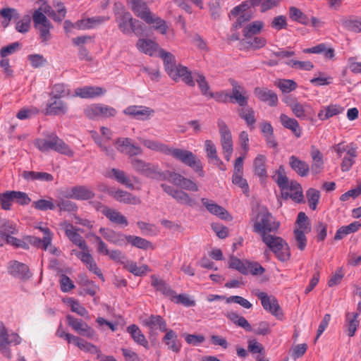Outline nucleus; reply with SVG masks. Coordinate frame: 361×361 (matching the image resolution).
<instances>
[{"label": "nucleus", "mask_w": 361, "mask_h": 361, "mask_svg": "<svg viewBox=\"0 0 361 361\" xmlns=\"http://www.w3.org/2000/svg\"><path fill=\"white\" fill-rule=\"evenodd\" d=\"M218 126L224 157L227 161H229L233 150L231 133L229 128L223 121H218Z\"/></svg>", "instance_id": "obj_10"}, {"label": "nucleus", "mask_w": 361, "mask_h": 361, "mask_svg": "<svg viewBox=\"0 0 361 361\" xmlns=\"http://www.w3.org/2000/svg\"><path fill=\"white\" fill-rule=\"evenodd\" d=\"M130 9L134 14L144 20L149 25L155 24L154 26L155 30H158L163 35L166 33L168 26L165 20L159 17L154 15L146 2L142 0H133L128 2Z\"/></svg>", "instance_id": "obj_1"}, {"label": "nucleus", "mask_w": 361, "mask_h": 361, "mask_svg": "<svg viewBox=\"0 0 361 361\" xmlns=\"http://www.w3.org/2000/svg\"><path fill=\"white\" fill-rule=\"evenodd\" d=\"M8 271L13 276L21 280H27L32 276L28 267L18 261H11L9 262Z\"/></svg>", "instance_id": "obj_20"}, {"label": "nucleus", "mask_w": 361, "mask_h": 361, "mask_svg": "<svg viewBox=\"0 0 361 361\" xmlns=\"http://www.w3.org/2000/svg\"><path fill=\"white\" fill-rule=\"evenodd\" d=\"M70 90L67 85L61 83L56 84L52 87L49 95L54 97L61 99L70 94Z\"/></svg>", "instance_id": "obj_50"}, {"label": "nucleus", "mask_w": 361, "mask_h": 361, "mask_svg": "<svg viewBox=\"0 0 361 361\" xmlns=\"http://www.w3.org/2000/svg\"><path fill=\"white\" fill-rule=\"evenodd\" d=\"M168 155L172 156L174 159L192 168L199 173L200 176H204L202 162L192 152L183 149L171 147Z\"/></svg>", "instance_id": "obj_5"}, {"label": "nucleus", "mask_w": 361, "mask_h": 361, "mask_svg": "<svg viewBox=\"0 0 361 361\" xmlns=\"http://www.w3.org/2000/svg\"><path fill=\"white\" fill-rule=\"evenodd\" d=\"M255 295L261 300L263 308L279 318L282 316L281 308L277 300L274 296H269L265 292L257 290Z\"/></svg>", "instance_id": "obj_13"}, {"label": "nucleus", "mask_w": 361, "mask_h": 361, "mask_svg": "<svg viewBox=\"0 0 361 361\" xmlns=\"http://www.w3.org/2000/svg\"><path fill=\"white\" fill-rule=\"evenodd\" d=\"M232 182L243 190V192L248 195L249 185L245 179L243 178V173L233 174Z\"/></svg>", "instance_id": "obj_61"}, {"label": "nucleus", "mask_w": 361, "mask_h": 361, "mask_svg": "<svg viewBox=\"0 0 361 361\" xmlns=\"http://www.w3.org/2000/svg\"><path fill=\"white\" fill-rule=\"evenodd\" d=\"M358 313H347L346 319L348 324V335L350 337L355 335L357 328L359 325V321L357 320L358 317Z\"/></svg>", "instance_id": "obj_49"}, {"label": "nucleus", "mask_w": 361, "mask_h": 361, "mask_svg": "<svg viewBox=\"0 0 361 361\" xmlns=\"http://www.w3.org/2000/svg\"><path fill=\"white\" fill-rule=\"evenodd\" d=\"M56 11L54 10L49 5H46L43 8H39L40 11H42L43 13L51 18L56 22H61L66 14V8L63 3L58 2L56 4Z\"/></svg>", "instance_id": "obj_25"}, {"label": "nucleus", "mask_w": 361, "mask_h": 361, "mask_svg": "<svg viewBox=\"0 0 361 361\" xmlns=\"http://www.w3.org/2000/svg\"><path fill=\"white\" fill-rule=\"evenodd\" d=\"M289 17L290 18L298 23H300L302 25H308L310 23V19L303 13L300 9L295 6H291L289 8Z\"/></svg>", "instance_id": "obj_46"}, {"label": "nucleus", "mask_w": 361, "mask_h": 361, "mask_svg": "<svg viewBox=\"0 0 361 361\" xmlns=\"http://www.w3.org/2000/svg\"><path fill=\"white\" fill-rule=\"evenodd\" d=\"M61 226L64 229L66 235L72 243L78 245L83 251L88 250V247L86 245L85 240L78 233V231H80V228H75L68 221H63L61 224Z\"/></svg>", "instance_id": "obj_17"}, {"label": "nucleus", "mask_w": 361, "mask_h": 361, "mask_svg": "<svg viewBox=\"0 0 361 361\" xmlns=\"http://www.w3.org/2000/svg\"><path fill=\"white\" fill-rule=\"evenodd\" d=\"M105 92L106 90L95 86H85L75 90V94L81 98H94L102 95Z\"/></svg>", "instance_id": "obj_31"}, {"label": "nucleus", "mask_w": 361, "mask_h": 361, "mask_svg": "<svg viewBox=\"0 0 361 361\" xmlns=\"http://www.w3.org/2000/svg\"><path fill=\"white\" fill-rule=\"evenodd\" d=\"M309 207L311 209L315 210L320 197L319 191L314 188H310L306 192Z\"/></svg>", "instance_id": "obj_56"}, {"label": "nucleus", "mask_w": 361, "mask_h": 361, "mask_svg": "<svg viewBox=\"0 0 361 361\" xmlns=\"http://www.w3.org/2000/svg\"><path fill=\"white\" fill-rule=\"evenodd\" d=\"M68 104L59 98L50 96L44 114L47 116H61L68 112Z\"/></svg>", "instance_id": "obj_15"}, {"label": "nucleus", "mask_w": 361, "mask_h": 361, "mask_svg": "<svg viewBox=\"0 0 361 361\" xmlns=\"http://www.w3.org/2000/svg\"><path fill=\"white\" fill-rule=\"evenodd\" d=\"M13 191H7L4 193H0V204L3 209L9 210L11 205L13 201Z\"/></svg>", "instance_id": "obj_64"}, {"label": "nucleus", "mask_w": 361, "mask_h": 361, "mask_svg": "<svg viewBox=\"0 0 361 361\" xmlns=\"http://www.w3.org/2000/svg\"><path fill=\"white\" fill-rule=\"evenodd\" d=\"M34 26L38 30L42 43L46 44L51 37L50 29L53 27L47 16L37 9L32 14Z\"/></svg>", "instance_id": "obj_8"}, {"label": "nucleus", "mask_w": 361, "mask_h": 361, "mask_svg": "<svg viewBox=\"0 0 361 361\" xmlns=\"http://www.w3.org/2000/svg\"><path fill=\"white\" fill-rule=\"evenodd\" d=\"M257 98L264 102H268L271 106H276L278 104V96L272 90L266 87H257L254 90Z\"/></svg>", "instance_id": "obj_26"}, {"label": "nucleus", "mask_w": 361, "mask_h": 361, "mask_svg": "<svg viewBox=\"0 0 361 361\" xmlns=\"http://www.w3.org/2000/svg\"><path fill=\"white\" fill-rule=\"evenodd\" d=\"M170 77L174 80L178 81L180 78L188 86L194 87L195 82L192 76V73L187 67L179 65L174 72L170 73Z\"/></svg>", "instance_id": "obj_27"}, {"label": "nucleus", "mask_w": 361, "mask_h": 361, "mask_svg": "<svg viewBox=\"0 0 361 361\" xmlns=\"http://www.w3.org/2000/svg\"><path fill=\"white\" fill-rule=\"evenodd\" d=\"M201 202L211 214L221 219H228V212L221 206L207 198H202Z\"/></svg>", "instance_id": "obj_30"}, {"label": "nucleus", "mask_w": 361, "mask_h": 361, "mask_svg": "<svg viewBox=\"0 0 361 361\" xmlns=\"http://www.w3.org/2000/svg\"><path fill=\"white\" fill-rule=\"evenodd\" d=\"M127 332L130 335L133 340L137 344L149 348V343L145 335L136 324H130L127 327Z\"/></svg>", "instance_id": "obj_36"}, {"label": "nucleus", "mask_w": 361, "mask_h": 361, "mask_svg": "<svg viewBox=\"0 0 361 361\" xmlns=\"http://www.w3.org/2000/svg\"><path fill=\"white\" fill-rule=\"evenodd\" d=\"M34 145L41 152L54 150L70 157L74 154L73 151L68 145L53 133L48 134L44 139H36Z\"/></svg>", "instance_id": "obj_2"}, {"label": "nucleus", "mask_w": 361, "mask_h": 361, "mask_svg": "<svg viewBox=\"0 0 361 361\" xmlns=\"http://www.w3.org/2000/svg\"><path fill=\"white\" fill-rule=\"evenodd\" d=\"M130 162L133 169L142 175L159 180L168 179L166 171H160L157 165L137 158L131 159Z\"/></svg>", "instance_id": "obj_6"}, {"label": "nucleus", "mask_w": 361, "mask_h": 361, "mask_svg": "<svg viewBox=\"0 0 361 361\" xmlns=\"http://www.w3.org/2000/svg\"><path fill=\"white\" fill-rule=\"evenodd\" d=\"M165 336L162 338V341L168 346V349L175 352L179 353L181 348V344L178 339V336L172 329H168Z\"/></svg>", "instance_id": "obj_33"}, {"label": "nucleus", "mask_w": 361, "mask_h": 361, "mask_svg": "<svg viewBox=\"0 0 361 361\" xmlns=\"http://www.w3.org/2000/svg\"><path fill=\"white\" fill-rule=\"evenodd\" d=\"M238 116L243 119L247 126L252 130L256 123L255 112L252 107L245 106L238 109Z\"/></svg>", "instance_id": "obj_38"}, {"label": "nucleus", "mask_w": 361, "mask_h": 361, "mask_svg": "<svg viewBox=\"0 0 361 361\" xmlns=\"http://www.w3.org/2000/svg\"><path fill=\"white\" fill-rule=\"evenodd\" d=\"M343 111L344 108L340 105L330 104L323 106L318 113L317 116L321 121H325L343 113Z\"/></svg>", "instance_id": "obj_34"}, {"label": "nucleus", "mask_w": 361, "mask_h": 361, "mask_svg": "<svg viewBox=\"0 0 361 361\" xmlns=\"http://www.w3.org/2000/svg\"><path fill=\"white\" fill-rule=\"evenodd\" d=\"M279 226V222L275 221L267 209L262 208L258 213L254 224V231L259 233L263 239V235H271L269 233L276 231Z\"/></svg>", "instance_id": "obj_3"}, {"label": "nucleus", "mask_w": 361, "mask_h": 361, "mask_svg": "<svg viewBox=\"0 0 361 361\" xmlns=\"http://www.w3.org/2000/svg\"><path fill=\"white\" fill-rule=\"evenodd\" d=\"M226 316L237 326L243 328L247 331H252V326L247 319L245 317L238 315L236 312H228Z\"/></svg>", "instance_id": "obj_42"}, {"label": "nucleus", "mask_w": 361, "mask_h": 361, "mask_svg": "<svg viewBox=\"0 0 361 361\" xmlns=\"http://www.w3.org/2000/svg\"><path fill=\"white\" fill-rule=\"evenodd\" d=\"M35 209L40 211L53 210L55 208V205L52 201V199L44 200L41 199L37 201H35L32 204Z\"/></svg>", "instance_id": "obj_58"}, {"label": "nucleus", "mask_w": 361, "mask_h": 361, "mask_svg": "<svg viewBox=\"0 0 361 361\" xmlns=\"http://www.w3.org/2000/svg\"><path fill=\"white\" fill-rule=\"evenodd\" d=\"M280 1L281 0H252V4L256 6H260L261 12L264 13L277 6Z\"/></svg>", "instance_id": "obj_52"}, {"label": "nucleus", "mask_w": 361, "mask_h": 361, "mask_svg": "<svg viewBox=\"0 0 361 361\" xmlns=\"http://www.w3.org/2000/svg\"><path fill=\"white\" fill-rule=\"evenodd\" d=\"M265 162L266 157L262 154H258L254 160L255 173L262 178L267 176Z\"/></svg>", "instance_id": "obj_45"}, {"label": "nucleus", "mask_w": 361, "mask_h": 361, "mask_svg": "<svg viewBox=\"0 0 361 361\" xmlns=\"http://www.w3.org/2000/svg\"><path fill=\"white\" fill-rule=\"evenodd\" d=\"M280 122L284 128L290 130L295 137L301 136V128L297 120L282 114L280 116Z\"/></svg>", "instance_id": "obj_35"}, {"label": "nucleus", "mask_w": 361, "mask_h": 361, "mask_svg": "<svg viewBox=\"0 0 361 361\" xmlns=\"http://www.w3.org/2000/svg\"><path fill=\"white\" fill-rule=\"evenodd\" d=\"M94 196V192L85 185L74 186L66 195L67 198L77 200H89L93 199Z\"/></svg>", "instance_id": "obj_22"}, {"label": "nucleus", "mask_w": 361, "mask_h": 361, "mask_svg": "<svg viewBox=\"0 0 361 361\" xmlns=\"http://www.w3.org/2000/svg\"><path fill=\"white\" fill-rule=\"evenodd\" d=\"M21 342L20 337L16 333L8 334L3 322H0V352L6 357L10 359L11 353L9 347L18 345Z\"/></svg>", "instance_id": "obj_9"}, {"label": "nucleus", "mask_w": 361, "mask_h": 361, "mask_svg": "<svg viewBox=\"0 0 361 361\" xmlns=\"http://www.w3.org/2000/svg\"><path fill=\"white\" fill-rule=\"evenodd\" d=\"M30 17L28 15H26L17 22L16 30L20 33H26L30 30Z\"/></svg>", "instance_id": "obj_63"}, {"label": "nucleus", "mask_w": 361, "mask_h": 361, "mask_svg": "<svg viewBox=\"0 0 361 361\" xmlns=\"http://www.w3.org/2000/svg\"><path fill=\"white\" fill-rule=\"evenodd\" d=\"M275 181L282 192H283L284 190L288 189L289 180L285 174L284 167L282 165L279 167L276 171Z\"/></svg>", "instance_id": "obj_48"}, {"label": "nucleus", "mask_w": 361, "mask_h": 361, "mask_svg": "<svg viewBox=\"0 0 361 361\" xmlns=\"http://www.w3.org/2000/svg\"><path fill=\"white\" fill-rule=\"evenodd\" d=\"M125 238L132 245L140 249L147 250L151 245L149 241L138 236L127 235Z\"/></svg>", "instance_id": "obj_53"}, {"label": "nucleus", "mask_w": 361, "mask_h": 361, "mask_svg": "<svg viewBox=\"0 0 361 361\" xmlns=\"http://www.w3.org/2000/svg\"><path fill=\"white\" fill-rule=\"evenodd\" d=\"M264 27V23L259 20H255L248 24L243 29V35L245 39H249L255 35L259 34Z\"/></svg>", "instance_id": "obj_44"}, {"label": "nucleus", "mask_w": 361, "mask_h": 361, "mask_svg": "<svg viewBox=\"0 0 361 361\" xmlns=\"http://www.w3.org/2000/svg\"><path fill=\"white\" fill-rule=\"evenodd\" d=\"M116 144L118 145V151L130 157L140 155L142 153L141 147L132 143V140L130 138H118L116 141Z\"/></svg>", "instance_id": "obj_21"}, {"label": "nucleus", "mask_w": 361, "mask_h": 361, "mask_svg": "<svg viewBox=\"0 0 361 361\" xmlns=\"http://www.w3.org/2000/svg\"><path fill=\"white\" fill-rule=\"evenodd\" d=\"M39 229L44 233L43 238H39L34 236H29L27 238L28 242L36 247H42L46 250L48 246L51 244L52 235L49 228L39 227Z\"/></svg>", "instance_id": "obj_29"}, {"label": "nucleus", "mask_w": 361, "mask_h": 361, "mask_svg": "<svg viewBox=\"0 0 361 361\" xmlns=\"http://www.w3.org/2000/svg\"><path fill=\"white\" fill-rule=\"evenodd\" d=\"M66 320L68 325L70 326L76 333L79 331L82 327H85L87 323L80 319L75 318L72 315H67Z\"/></svg>", "instance_id": "obj_59"}, {"label": "nucleus", "mask_w": 361, "mask_h": 361, "mask_svg": "<svg viewBox=\"0 0 361 361\" xmlns=\"http://www.w3.org/2000/svg\"><path fill=\"white\" fill-rule=\"evenodd\" d=\"M97 209L101 212L110 221L118 225L128 226V221L125 216L118 211L111 209L101 203H98Z\"/></svg>", "instance_id": "obj_18"}, {"label": "nucleus", "mask_w": 361, "mask_h": 361, "mask_svg": "<svg viewBox=\"0 0 361 361\" xmlns=\"http://www.w3.org/2000/svg\"><path fill=\"white\" fill-rule=\"evenodd\" d=\"M136 47L141 52L152 56L158 45L150 39H140L136 44Z\"/></svg>", "instance_id": "obj_40"}, {"label": "nucleus", "mask_w": 361, "mask_h": 361, "mask_svg": "<svg viewBox=\"0 0 361 361\" xmlns=\"http://www.w3.org/2000/svg\"><path fill=\"white\" fill-rule=\"evenodd\" d=\"M105 192L116 201L124 204H137L140 202L138 198L131 193L122 190L116 189L115 187L106 188Z\"/></svg>", "instance_id": "obj_19"}, {"label": "nucleus", "mask_w": 361, "mask_h": 361, "mask_svg": "<svg viewBox=\"0 0 361 361\" xmlns=\"http://www.w3.org/2000/svg\"><path fill=\"white\" fill-rule=\"evenodd\" d=\"M204 148L207 153V157L211 159L216 165H223L222 161L217 156L216 148L215 145L212 140H206L204 142Z\"/></svg>", "instance_id": "obj_43"}, {"label": "nucleus", "mask_w": 361, "mask_h": 361, "mask_svg": "<svg viewBox=\"0 0 361 361\" xmlns=\"http://www.w3.org/2000/svg\"><path fill=\"white\" fill-rule=\"evenodd\" d=\"M161 187L166 193L171 196L179 204H185L191 207L196 204L195 201L183 190L175 188L174 187L165 183H162Z\"/></svg>", "instance_id": "obj_12"}, {"label": "nucleus", "mask_w": 361, "mask_h": 361, "mask_svg": "<svg viewBox=\"0 0 361 361\" xmlns=\"http://www.w3.org/2000/svg\"><path fill=\"white\" fill-rule=\"evenodd\" d=\"M361 227V224L358 221H354L348 226H343L339 228L334 236V240H340L346 235L355 233Z\"/></svg>", "instance_id": "obj_39"}, {"label": "nucleus", "mask_w": 361, "mask_h": 361, "mask_svg": "<svg viewBox=\"0 0 361 361\" xmlns=\"http://www.w3.org/2000/svg\"><path fill=\"white\" fill-rule=\"evenodd\" d=\"M116 21L118 27L123 34H130L134 32L137 36H140L143 30L142 25H136L138 21L132 17L128 11L123 10L116 13Z\"/></svg>", "instance_id": "obj_7"}, {"label": "nucleus", "mask_w": 361, "mask_h": 361, "mask_svg": "<svg viewBox=\"0 0 361 361\" xmlns=\"http://www.w3.org/2000/svg\"><path fill=\"white\" fill-rule=\"evenodd\" d=\"M151 280L152 286L157 291L161 292L165 297L169 298L171 300H174L176 292L171 288L168 283L155 275L151 276Z\"/></svg>", "instance_id": "obj_28"}, {"label": "nucleus", "mask_w": 361, "mask_h": 361, "mask_svg": "<svg viewBox=\"0 0 361 361\" xmlns=\"http://www.w3.org/2000/svg\"><path fill=\"white\" fill-rule=\"evenodd\" d=\"M229 81L232 86V91L230 94L231 102L238 104L240 108L247 106L248 104V96L245 87L239 85L233 79H230Z\"/></svg>", "instance_id": "obj_14"}, {"label": "nucleus", "mask_w": 361, "mask_h": 361, "mask_svg": "<svg viewBox=\"0 0 361 361\" xmlns=\"http://www.w3.org/2000/svg\"><path fill=\"white\" fill-rule=\"evenodd\" d=\"M229 267L231 269L238 270L242 274H247V270L246 269V262H243L236 257L231 256L229 259Z\"/></svg>", "instance_id": "obj_57"}, {"label": "nucleus", "mask_w": 361, "mask_h": 361, "mask_svg": "<svg viewBox=\"0 0 361 361\" xmlns=\"http://www.w3.org/2000/svg\"><path fill=\"white\" fill-rule=\"evenodd\" d=\"M143 324L147 326L149 330V334L159 329L162 332L166 331L167 325L166 321L160 315L151 314L149 317L145 318L142 321Z\"/></svg>", "instance_id": "obj_24"}, {"label": "nucleus", "mask_w": 361, "mask_h": 361, "mask_svg": "<svg viewBox=\"0 0 361 361\" xmlns=\"http://www.w3.org/2000/svg\"><path fill=\"white\" fill-rule=\"evenodd\" d=\"M276 85L283 93H289L298 87V85L294 80L288 79L279 80Z\"/></svg>", "instance_id": "obj_54"}, {"label": "nucleus", "mask_w": 361, "mask_h": 361, "mask_svg": "<svg viewBox=\"0 0 361 361\" xmlns=\"http://www.w3.org/2000/svg\"><path fill=\"white\" fill-rule=\"evenodd\" d=\"M195 76L196 78V82L197 83V85L201 91V93L206 97H209V94L212 92L209 91V85L206 80V78L203 74L195 72Z\"/></svg>", "instance_id": "obj_51"}, {"label": "nucleus", "mask_w": 361, "mask_h": 361, "mask_svg": "<svg viewBox=\"0 0 361 361\" xmlns=\"http://www.w3.org/2000/svg\"><path fill=\"white\" fill-rule=\"evenodd\" d=\"M262 240L280 261L286 262L290 259L289 246L282 238L273 235H263Z\"/></svg>", "instance_id": "obj_4"}, {"label": "nucleus", "mask_w": 361, "mask_h": 361, "mask_svg": "<svg viewBox=\"0 0 361 361\" xmlns=\"http://www.w3.org/2000/svg\"><path fill=\"white\" fill-rule=\"evenodd\" d=\"M56 206L61 211L67 212H75L78 210V206L75 202L63 198L56 201Z\"/></svg>", "instance_id": "obj_55"}, {"label": "nucleus", "mask_w": 361, "mask_h": 361, "mask_svg": "<svg viewBox=\"0 0 361 361\" xmlns=\"http://www.w3.org/2000/svg\"><path fill=\"white\" fill-rule=\"evenodd\" d=\"M286 64L292 68H298L300 70L310 71L313 68L314 66L311 61H300L297 60H289Z\"/></svg>", "instance_id": "obj_60"}, {"label": "nucleus", "mask_w": 361, "mask_h": 361, "mask_svg": "<svg viewBox=\"0 0 361 361\" xmlns=\"http://www.w3.org/2000/svg\"><path fill=\"white\" fill-rule=\"evenodd\" d=\"M27 59L30 62L32 66L35 68L44 66L47 63V61L44 57L38 54H30L27 56Z\"/></svg>", "instance_id": "obj_62"}, {"label": "nucleus", "mask_w": 361, "mask_h": 361, "mask_svg": "<svg viewBox=\"0 0 361 361\" xmlns=\"http://www.w3.org/2000/svg\"><path fill=\"white\" fill-rule=\"evenodd\" d=\"M18 230L13 223L2 220L0 221V234L6 239L11 235L17 234Z\"/></svg>", "instance_id": "obj_47"}, {"label": "nucleus", "mask_w": 361, "mask_h": 361, "mask_svg": "<svg viewBox=\"0 0 361 361\" xmlns=\"http://www.w3.org/2000/svg\"><path fill=\"white\" fill-rule=\"evenodd\" d=\"M168 180L176 186L181 187L183 190L197 192L198 187L197 184L192 180L185 178L180 173L166 171Z\"/></svg>", "instance_id": "obj_16"}, {"label": "nucleus", "mask_w": 361, "mask_h": 361, "mask_svg": "<svg viewBox=\"0 0 361 361\" xmlns=\"http://www.w3.org/2000/svg\"><path fill=\"white\" fill-rule=\"evenodd\" d=\"M102 22L100 18H91L79 20L75 23H73L68 20L64 21V29L66 32H68L71 28H77L79 30H86L94 27L97 24H99Z\"/></svg>", "instance_id": "obj_23"}, {"label": "nucleus", "mask_w": 361, "mask_h": 361, "mask_svg": "<svg viewBox=\"0 0 361 361\" xmlns=\"http://www.w3.org/2000/svg\"><path fill=\"white\" fill-rule=\"evenodd\" d=\"M84 113L87 118L94 119L98 116L104 118L114 116L117 111L111 106L101 104H96L87 106L84 110Z\"/></svg>", "instance_id": "obj_11"}, {"label": "nucleus", "mask_w": 361, "mask_h": 361, "mask_svg": "<svg viewBox=\"0 0 361 361\" xmlns=\"http://www.w3.org/2000/svg\"><path fill=\"white\" fill-rule=\"evenodd\" d=\"M140 142L147 148L155 151L161 152L166 155L169 154L171 147L167 145H165L157 140H152L147 139L140 138Z\"/></svg>", "instance_id": "obj_37"}, {"label": "nucleus", "mask_w": 361, "mask_h": 361, "mask_svg": "<svg viewBox=\"0 0 361 361\" xmlns=\"http://www.w3.org/2000/svg\"><path fill=\"white\" fill-rule=\"evenodd\" d=\"M160 56L164 60L165 70L170 76V73L171 71L174 72L178 68V66L176 65L175 56L172 54L164 50L160 51Z\"/></svg>", "instance_id": "obj_41"}, {"label": "nucleus", "mask_w": 361, "mask_h": 361, "mask_svg": "<svg viewBox=\"0 0 361 361\" xmlns=\"http://www.w3.org/2000/svg\"><path fill=\"white\" fill-rule=\"evenodd\" d=\"M289 165L290 168L299 176L302 177L307 176L310 171L308 164L295 155L289 158Z\"/></svg>", "instance_id": "obj_32"}]
</instances>
